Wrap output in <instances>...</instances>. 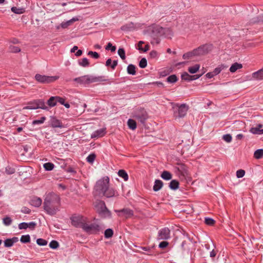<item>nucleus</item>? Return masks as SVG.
<instances>
[{
  "label": "nucleus",
  "mask_w": 263,
  "mask_h": 263,
  "mask_svg": "<svg viewBox=\"0 0 263 263\" xmlns=\"http://www.w3.org/2000/svg\"><path fill=\"white\" fill-rule=\"evenodd\" d=\"M245 174V171L243 170H239L236 172V176L237 178H240L244 176Z\"/></svg>",
  "instance_id": "e2e57ef3"
},
{
  "label": "nucleus",
  "mask_w": 263,
  "mask_h": 263,
  "mask_svg": "<svg viewBox=\"0 0 263 263\" xmlns=\"http://www.w3.org/2000/svg\"><path fill=\"white\" fill-rule=\"evenodd\" d=\"M70 220L71 221V224L73 226L77 228H82L83 230L87 219L82 215H74L70 217Z\"/></svg>",
  "instance_id": "39448f33"
},
{
  "label": "nucleus",
  "mask_w": 263,
  "mask_h": 263,
  "mask_svg": "<svg viewBox=\"0 0 263 263\" xmlns=\"http://www.w3.org/2000/svg\"><path fill=\"white\" fill-rule=\"evenodd\" d=\"M127 71L129 74L135 75L136 73V66L133 64H129L127 68Z\"/></svg>",
  "instance_id": "c756f323"
},
{
  "label": "nucleus",
  "mask_w": 263,
  "mask_h": 263,
  "mask_svg": "<svg viewBox=\"0 0 263 263\" xmlns=\"http://www.w3.org/2000/svg\"><path fill=\"white\" fill-rule=\"evenodd\" d=\"M46 118L45 117H42L39 120H34L32 121V125H36V124H41L43 123L46 120Z\"/></svg>",
  "instance_id": "de8ad7c7"
},
{
  "label": "nucleus",
  "mask_w": 263,
  "mask_h": 263,
  "mask_svg": "<svg viewBox=\"0 0 263 263\" xmlns=\"http://www.w3.org/2000/svg\"><path fill=\"white\" fill-rule=\"evenodd\" d=\"M47 241L43 238H38L36 240V243L39 246H44L47 244Z\"/></svg>",
  "instance_id": "864d4df0"
},
{
  "label": "nucleus",
  "mask_w": 263,
  "mask_h": 263,
  "mask_svg": "<svg viewBox=\"0 0 263 263\" xmlns=\"http://www.w3.org/2000/svg\"><path fill=\"white\" fill-rule=\"evenodd\" d=\"M96 158V155L95 153H91L87 156L86 160L88 163L92 164Z\"/></svg>",
  "instance_id": "37998d69"
},
{
  "label": "nucleus",
  "mask_w": 263,
  "mask_h": 263,
  "mask_svg": "<svg viewBox=\"0 0 263 263\" xmlns=\"http://www.w3.org/2000/svg\"><path fill=\"white\" fill-rule=\"evenodd\" d=\"M179 182L177 180H172L169 183V187L173 190H176L179 188Z\"/></svg>",
  "instance_id": "c85d7f7f"
},
{
  "label": "nucleus",
  "mask_w": 263,
  "mask_h": 263,
  "mask_svg": "<svg viewBox=\"0 0 263 263\" xmlns=\"http://www.w3.org/2000/svg\"><path fill=\"white\" fill-rule=\"evenodd\" d=\"M263 23V14L261 15L258 16L256 17L253 18L251 22L252 24Z\"/></svg>",
  "instance_id": "ea45409f"
},
{
  "label": "nucleus",
  "mask_w": 263,
  "mask_h": 263,
  "mask_svg": "<svg viewBox=\"0 0 263 263\" xmlns=\"http://www.w3.org/2000/svg\"><path fill=\"white\" fill-rule=\"evenodd\" d=\"M195 56H196V55L195 54V53L194 52V51L193 50L191 51H189V52H187L183 54V55L182 56V58L183 59H190L192 58V57H195Z\"/></svg>",
  "instance_id": "c9c22d12"
},
{
  "label": "nucleus",
  "mask_w": 263,
  "mask_h": 263,
  "mask_svg": "<svg viewBox=\"0 0 263 263\" xmlns=\"http://www.w3.org/2000/svg\"><path fill=\"white\" fill-rule=\"evenodd\" d=\"M99 215L103 218H110L111 216V213L110 211L106 208L101 212L99 213Z\"/></svg>",
  "instance_id": "393cba45"
},
{
  "label": "nucleus",
  "mask_w": 263,
  "mask_h": 263,
  "mask_svg": "<svg viewBox=\"0 0 263 263\" xmlns=\"http://www.w3.org/2000/svg\"><path fill=\"white\" fill-rule=\"evenodd\" d=\"M118 175L122 178L124 181H127L128 179V175L126 172L124 170H120L118 173Z\"/></svg>",
  "instance_id": "2f4dec72"
},
{
  "label": "nucleus",
  "mask_w": 263,
  "mask_h": 263,
  "mask_svg": "<svg viewBox=\"0 0 263 263\" xmlns=\"http://www.w3.org/2000/svg\"><path fill=\"white\" fill-rule=\"evenodd\" d=\"M28 105L24 106L23 108V109H37V106H36V103L35 100H33L32 101H30L27 103Z\"/></svg>",
  "instance_id": "412c9836"
},
{
  "label": "nucleus",
  "mask_w": 263,
  "mask_h": 263,
  "mask_svg": "<svg viewBox=\"0 0 263 263\" xmlns=\"http://www.w3.org/2000/svg\"><path fill=\"white\" fill-rule=\"evenodd\" d=\"M252 77L258 80H263V68L252 73Z\"/></svg>",
  "instance_id": "5701e85b"
},
{
  "label": "nucleus",
  "mask_w": 263,
  "mask_h": 263,
  "mask_svg": "<svg viewBox=\"0 0 263 263\" xmlns=\"http://www.w3.org/2000/svg\"><path fill=\"white\" fill-rule=\"evenodd\" d=\"M3 222L6 226H9L12 223V219L9 217H6L3 218Z\"/></svg>",
  "instance_id": "680f3d73"
},
{
  "label": "nucleus",
  "mask_w": 263,
  "mask_h": 263,
  "mask_svg": "<svg viewBox=\"0 0 263 263\" xmlns=\"http://www.w3.org/2000/svg\"><path fill=\"white\" fill-rule=\"evenodd\" d=\"M127 125L128 127L132 130H135L137 128L136 121L134 119H128L127 121Z\"/></svg>",
  "instance_id": "7c9ffc66"
},
{
  "label": "nucleus",
  "mask_w": 263,
  "mask_h": 263,
  "mask_svg": "<svg viewBox=\"0 0 263 263\" xmlns=\"http://www.w3.org/2000/svg\"><path fill=\"white\" fill-rule=\"evenodd\" d=\"M208 48L209 47L208 45H203L194 49V51L196 56L202 55L206 54L209 52Z\"/></svg>",
  "instance_id": "4468645a"
},
{
  "label": "nucleus",
  "mask_w": 263,
  "mask_h": 263,
  "mask_svg": "<svg viewBox=\"0 0 263 263\" xmlns=\"http://www.w3.org/2000/svg\"><path fill=\"white\" fill-rule=\"evenodd\" d=\"M204 222L208 226H213L215 224L216 221L213 218L206 217L204 219Z\"/></svg>",
  "instance_id": "49530a36"
},
{
  "label": "nucleus",
  "mask_w": 263,
  "mask_h": 263,
  "mask_svg": "<svg viewBox=\"0 0 263 263\" xmlns=\"http://www.w3.org/2000/svg\"><path fill=\"white\" fill-rule=\"evenodd\" d=\"M200 68V65L199 64H196L193 66L190 67L188 69V71L191 73L194 74L196 73Z\"/></svg>",
  "instance_id": "4c0bfd02"
},
{
  "label": "nucleus",
  "mask_w": 263,
  "mask_h": 263,
  "mask_svg": "<svg viewBox=\"0 0 263 263\" xmlns=\"http://www.w3.org/2000/svg\"><path fill=\"white\" fill-rule=\"evenodd\" d=\"M169 245V243L166 241H163L159 245V247L161 249H164L166 248Z\"/></svg>",
  "instance_id": "0e129e2a"
},
{
  "label": "nucleus",
  "mask_w": 263,
  "mask_h": 263,
  "mask_svg": "<svg viewBox=\"0 0 263 263\" xmlns=\"http://www.w3.org/2000/svg\"><path fill=\"white\" fill-rule=\"evenodd\" d=\"M227 66L222 64L219 65L218 67H216L214 69V70L213 71V73L215 76H216L222 70H223L225 68H227Z\"/></svg>",
  "instance_id": "f704fd0d"
},
{
  "label": "nucleus",
  "mask_w": 263,
  "mask_h": 263,
  "mask_svg": "<svg viewBox=\"0 0 263 263\" xmlns=\"http://www.w3.org/2000/svg\"><path fill=\"white\" fill-rule=\"evenodd\" d=\"M250 132L253 134H256V135L263 134V129H259L258 128H257L256 127L251 128V129H250Z\"/></svg>",
  "instance_id": "a19ab883"
},
{
  "label": "nucleus",
  "mask_w": 263,
  "mask_h": 263,
  "mask_svg": "<svg viewBox=\"0 0 263 263\" xmlns=\"http://www.w3.org/2000/svg\"><path fill=\"white\" fill-rule=\"evenodd\" d=\"M161 177L165 180H170L172 178V174L168 171H164L161 174Z\"/></svg>",
  "instance_id": "cd10ccee"
},
{
  "label": "nucleus",
  "mask_w": 263,
  "mask_h": 263,
  "mask_svg": "<svg viewBox=\"0 0 263 263\" xmlns=\"http://www.w3.org/2000/svg\"><path fill=\"white\" fill-rule=\"evenodd\" d=\"M164 33H163V36L165 37L171 38V36L173 35V32L172 30L169 28H163Z\"/></svg>",
  "instance_id": "473e14b6"
},
{
  "label": "nucleus",
  "mask_w": 263,
  "mask_h": 263,
  "mask_svg": "<svg viewBox=\"0 0 263 263\" xmlns=\"http://www.w3.org/2000/svg\"><path fill=\"white\" fill-rule=\"evenodd\" d=\"M163 185V183L161 180L158 179L156 180L153 186L154 191L155 192L159 191L162 188Z\"/></svg>",
  "instance_id": "b1692460"
},
{
  "label": "nucleus",
  "mask_w": 263,
  "mask_h": 263,
  "mask_svg": "<svg viewBox=\"0 0 263 263\" xmlns=\"http://www.w3.org/2000/svg\"><path fill=\"white\" fill-rule=\"evenodd\" d=\"M83 230L89 234H97L101 231V228L98 223H91L88 224L86 222L83 228Z\"/></svg>",
  "instance_id": "6e6552de"
},
{
  "label": "nucleus",
  "mask_w": 263,
  "mask_h": 263,
  "mask_svg": "<svg viewBox=\"0 0 263 263\" xmlns=\"http://www.w3.org/2000/svg\"><path fill=\"white\" fill-rule=\"evenodd\" d=\"M109 178L104 177L98 180L93 188L94 197L111 198L119 195L117 190L109 185Z\"/></svg>",
  "instance_id": "f257e3e1"
},
{
  "label": "nucleus",
  "mask_w": 263,
  "mask_h": 263,
  "mask_svg": "<svg viewBox=\"0 0 263 263\" xmlns=\"http://www.w3.org/2000/svg\"><path fill=\"white\" fill-rule=\"evenodd\" d=\"M57 104L55 96L51 97L47 101V104L49 107H53Z\"/></svg>",
  "instance_id": "a878e982"
},
{
  "label": "nucleus",
  "mask_w": 263,
  "mask_h": 263,
  "mask_svg": "<svg viewBox=\"0 0 263 263\" xmlns=\"http://www.w3.org/2000/svg\"><path fill=\"white\" fill-rule=\"evenodd\" d=\"M232 136L230 134H226L223 136V139L227 142H230L232 141Z\"/></svg>",
  "instance_id": "69168bd1"
},
{
  "label": "nucleus",
  "mask_w": 263,
  "mask_h": 263,
  "mask_svg": "<svg viewBox=\"0 0 263 263\" xmlns=\"http://www.w3.org/2000/svg\"><path fill=\"white\" fill-rule=\"evenodd\" d=\"M177 166L175 167L176 174L180 177L185 178L188 175V170L186 165L181 162L176 163Z\"/></svg>",
  "instance_id": "9d476101"
},
{
  "label": "nucleus",
  "mask_w": 263,
  "mask_h": 263,
  "mask_svg": "<svg viewBox=\"0 0 263 263\" xmlns=\"http://www.w3.org/2000/svg\"><path fill=\"white\" fill-rule=\"evenodd\" d=\"M34 78L39 83L42 84H49L57 80L59 78V77L47 76L37 73L35 75Z\"/></svg>",
  "instance_id": "0eeeda50"
},
{
  "label": "nucleus",
  "mask_w": 263,
  "mask_h": 263,
  "mask_svg": "<svg viewBox=\"0 0 263 263\" xmlns=\"http://www.w3.org/2000/svg\"><path fill=\"white\" fill-rule=\"evenodd\" d=\"M74 82L80 84H89L95 82H101L107 81L104 76L95 77L89 75H85L73 79Z\"/></svg>",
  "instance_id": "7ed1b4c3"
},
{
  "label": "nucleus",
  "mask_w": 263,
  "mask_h": 263,
  "mask_svg": "<svg viewBox=\"0 0 263 263\" xmlns=\"http://www.w3.org/2000/svg\"><path fill=\"white\" fill-rule=\"evenodd\" d=\"M42 203V199L37 197H33L30 200V203L35 207H39Z\"/></svg>",
  "instance_id": "6ab92c4d"
},
{
  "label": "nucleus",
  "mask_w": 263,
  "mask_h": 263,
  "mask_svg": "<svg viewBox=\"0 0 263 263\" xmlns=\"http://www.w3.org/2000/svg\"><path fill=\"white\" fill-rule=\"evenodd\" d=\"M181 79L183 80L186 81H190V77L191 75H190L187 72H184L181 74Z\"/></svg>",
  "instance_id": "5fc2aeb1"
},
{
  "label": "nucleus",
  "mask_w": 263,
  "mask_h": 263,
  "mask_svg": "<svg viewBox=\"0 0 263 263\" xmlns=\"http://www.w3.org/2000/svg\"><path fill=\"white\" fill-rule=\"evenodd\" d=\"M48 126L53 128H62L64 127V125L62 122L54 116H50Z\"/></svg>",
  "instance_id": "9b49d317"
},
{
  "label": "nucleus",
  "mask_w": 263,
  "mask_h": 263,
  "mask_svg": "<svg viewBox=\"0 0 263 263\" xmlns=\"http://www.w3.org/2000/svg\"><path fill=\"white\" fill-rule=\"evenodd\" d=\"M87 54L95 59H98L100 58V54L96 51H89Z\"/></svg>",
  "instance_id": "6e6d98bb"
},
{
  "label": "nucleus",
  "mask_w": 263,
  "mask_h": 263,
  "mask_svg": "<svg viewBox=\"0 0 263 263\" xmlns=\"http://www.w3.org/2000/svg\"><path fill=\"white\" fill-rule=\"evenodd\" d=\"M175 106L178 107L177 110L174 111V116L175 118H183L184 117L189 110V106L185 104H176Z\"/></svg>",
  "instance_id": "1a4fd4ad"
},
{
  "label": "nucleus",
  "mask_w": 263,
  "mask_h": 263,
  "mask_svg": "<svg viewBox=\"0 0 263 263\" xmlns=\"http://www.w3.org/2000/svg\"><path fill=\"white\" fill-rule=\"evenodd\" d=\"M118 53L122 60L125 59V52L123 48H119L118 51Z\"/></svg>",
  "instance_id": "603ef678"
},
{
  "label": "nucleus",
  "mask_w": 263,
  "mask_h": 263,
  "mask_svg": "<svg viewBox=\"0 0 263 263\" xmlns=\"http://www.w3.org/2000/svg\"><path fill=\"white\" fill-rule=\"evenodd\" d=\"M133 117L142 125L145 126L146 121L148 118V115L144 108L140 107L134 111Z\"/></svg>",
  "instance_id": "20e7f679"
},
{
  "label": "nucleus",
  "mask_w": 263,
  "mask_h": 263,
  "mask_svg": "<svg viewBox=\"0 0 263 263\" xmlns=\"http://www.w3.org/2000/svg\"><path fill=\"white\" fill-rule=\"evenodd\" d=\"M96 208H97V213L99 214V212L106 209L107 207L104 201L99 200L97 203Z\"/></svg>",
  "instance_id": "4be33fe9"
},
{
  "label": "nucleus",
  "mask_w": 263,
  "mask_h": 263,
  "mask_svg": "<svg viewBox=\"0 0 263 263\" xmlns=\"http://www.w3.org/2000/svg\"><path fill=\"white\" fill-rule=\"evenodd\" d=\"M55 97L57 103H59L63 105L65 102V99L60 96H55Z\"/></svg>",
  "instance_id": "338daca9"
},
{
  "label": "nucleus",
  "mask_w": 263,
  "mask_h": 263,
  "mask_svg": "<svg viewBox=\"0 0 263 263\" xmlns=\"http://www.w3.org/2000/svg\"><path fill=\"white\" fill-rule=\"evenodd\" d=\"M133 24H126L125 25L122 26L121 27V29L123 31H130L131 29L133 27Z\"/></svg>",
  "instance_id": "4d7b16f0"
},
{
  "label": "nucleus",
  "mask_w": 263,
  "mask_h": 263,
  "mask_svg": "<svg viewBox=\"0 0 263 263\" xmlns=\"http://www.w3.org/2000/svg\"><path fill=\"white\" fill-rule=\"evenodd\" d=\"M36 106H37L38 108H41L42 109L48 110V107L46 106L45 103L43 99H36L35 100Z\"/></svg>",
  "instance_id": "aec40b11"
},
{
  "label": "nucleus",
  "mask_w": 263,
  "mask_h": 263,
  "mask_svg": "<svg viewBox=\"0 0 263 263\" xmlns=\"http://www.w3.org/2000/svg\"><path fill=\"white\" fill-rule=\"evenodd\" d=\"M15 168L11 167L10 166H7L6 167V173L8 175H11L15 173Z\"/></svg>",
  "instance_id": "052dcab7"
},
{
  "label": "nucleus",
  "mask_w": 263,
  "mask_h": 263,
  "mask_svg": "<svg viewBox=\"0 0 263 263\" xmlns=\"http://www.w3.org/2000/svg\"><path fill=\"white\" fill-rule=\"evenodd\" d=\"M20 241L22 243H26L30 242V237L29 235H22L21 237Z\"/></svg>",
  "instance_id": "a18cd8bd"
},
{
  "label": "nucleus",
  "mask_w": 263,
  "mask_h": 263,
  "mask_svg": "<svg viewBox=\"0 0 263 263\" xmlns=\"http://www.w3.org/2000/svg\"><path fill=\"white\" fill-rule=\"evenodd\" d=\"M18 241V239L16 237H13L12 238L6 239L4 241V246L7 248L12 247L13 244Z\"/></svg>",
  "instance_id": "dca6fc26"
},
{
  "label": "nucleus",
  "mask_w": 263,
  "mask_h": 263,
  "mask_svg": "<svg viewBox=\"0 0 263 263\" xmlns=\"http://www.w3.org/2000/svg\"><path fill=\"white\" fill-rule=\"evenodd\" d=\"M181 248L182 254H189L195 250V243L191 239H188L182 241Z\"/></svg>",
  "instance_id": "423d86ee"
},
{
  "label": "nucleus",
  "mask_w": 263,
  "mask_h": 263,
  "mask_svg": "<svg viewBox=\"0 0 263 263\" xmlns=\"http://www.w3.org/2000/svg\"><path fill=\"white\" fill-rule=\"evenodd\" d=\"M242 67V65L238 63H235L232 65L230 68V72L233 73L236 71L238 69H241Z\"/></svg>",
  "instance_id": "bb28decb"
},
{
  "label": "nucleus",
  "mask_w": 263,
  "mask_h": 263,
  "mask_svg": "<svg viewBox=\"0 0 263 263\" xmlns=\"http://www.w3.org/2000/svg\"><path fill=\"white\" fill-rule=\"evenodd\" d=\"M139 66L141 68H144L147 66V60L145 58H142L139 62Z\"/></svg>",
  "instance_id": "3c124183"
},
{
  "label": "nucleus",
  "mask_w": 263,
  "mask_h": 263,
  "mask_svg": "<svg viewBox=\"0 0 263 263\" xmlns=\"http://www.w3.org/2000/svg\"><path fill=\"white\" fill-rule=\"evenodd\" d=\"M115 212L119 213V216H124L126 218L132 217L134 215V211L128 208H124L120 210H115Z\"/></svg>",
  "instance_id": "f8f14e48"
},
{
  "label": "nucleus",
  "mask_w": 263,
  "mask_h": 263,
  "mask_svg": "<svg viewBox=\"0 0 263 263\" xmlns=\"http://www.w3.org/2000/svg\"><path fill=\"white\" fill-rule=\"evenodd\" d=\"M11 11L15 13L21 14L25 12V10L24 8H17L16 7H12L11 8Z\"/></svg>",
  "instance_id": "e433bc0d"
},
{
  "label": "nucleus",
  "mask_w": 263,
  "mask_h": 263,
  "mask_svg": "<svg viewBox=\"0 0 263 263\" xmlns=\"http://www.w3.org/2000/svg\"><path fill=\"white\" fill-rule=\"evenodd\" d=\"M60 198L54 193L48 194L43 203V208L46 212L50 215H54L59 211Z\"/></svg>",
  "instance_id": "f03ea898"
},
{
  "label": "nucleus",
  "mask_w": 263,
  "mask_h": 263,
  "mask_svg": "<svg viewBox=\"0 0 263 263\" xmlns=\"http://www.w3.org/2000/svg\"><path fill=\"white\" fill-rule=\"evenodd\" d=\"M105 129L101 128L94 132L91 135V138L102 137L105 135Z\"/></svg>",
  "instance_id": "a211bd4d"
},
{
  "label": "nucleus",
  "mask_w": 263,
  "mask_h": 263,
  "mask_svg": "<svg viewBox=\"0 0 263 263\" xmlns=\"http://www.w3.org/2000/svg\"><path fill=\"white\" fill-rule=\"evenodd\" d=\"M79 20V19L77 17H73L71 20H70L66 22H63L61 24V26L63 29L67 28L68 26L71 25L74 22H75L76 21H78Z\"/></svg>",
  "instance_id": "f3484780"
},
{
  "label": "nucleus",
  "mask_w": 263,
  "mask_h": 263,
  "mask_svg": "<svg viewBox=\"0 0 263 263\" xmlns=\"http://www.w3.org/2000/svg\"><path fill=\"white\" fill-rule=\"evenodd\" d=\"M49 247L51 249H56L59 247V243L57 241L53 240L50 242Z\"/></svg>",
  "instance_id": "8fccbe9b"
},
{
  "label": "nucleus",
  "mask_w": 263,
  "mask_h": 263,
  "mask_svg": "<svg viewBox=\"0 0 263 263\" xmlns=\"http://www.w3.org/2000/svg\"><path fill=\"white\" fill-rule=\"evenodd\" d=\"M164 30L165 31L163 27L159 25H156L153 28L152 31V35L153 36H157V37L162 36Z\"/></svg>",
  "instance_id": "2eb2a0df"
},
{
  "label": "nucleus",
  "mask_w": 263,
  "mask_h": 263,
  "mask_svg": "<svg viewBox=\"0 0 263 263\" xmlns=\"http://www.w3.org/2000/svg\"><path fill=\"white\" fill-rule=\"evenodd\" d=\"M254 157L256 159H259L263 157V149H258L255 151Z\"/></svg>",
  "instance_id": "72a5a7b5"
},
{
  "label": "nucleus",
  "mask_w": 263,
  "mask_h": 263,
  "mask_svg": "<svg viewBox=\"0 0 263 263\" xmlns=\"http://www.w3.org/2000/svg\"><path fill=\"white\" fill-rule=\"evenodd\" d=\"M178 79L176 74H172L168 77L166 79V81L170 83H176Z\"/></svg>",
  "instance_id": "58836bf2"
},
{
  "label": "nucleus",
  "mask_w": 263,
  "mask_h": 263,
  "mask_svg": "<svg viewBox=\"0 0 263 263\" xmlns=\"http://www.w3.org/2000/svg\"><path fill=\"white\" fill-rule=\"evenodd\" d=\"M114 231L111 229H107L104 232V237L106 238H109L112 237Z\"/></svg>",
  "instance_id": "79ce46f5"
},
{
  "label": "nucleus",
  "mask_w": 263,
  "mask_h": 263,
  "mask_svg": "<svg viewBox=\"0 0 263 263\" xmlns=\"http://www.w3.org/2000/svg\"><path fill=\"white\" fill-rule=\"evenodd\" d=\"M170 237V230L167 228L162 229L159 231L158 238L166 240Z\"/></svg>",
  "instance_id": "ddd939ff"
},
{
  "label": "nucleus",
  "mask_w": 263,
  "mask_h": 263,
  "mask_svg": "<svg viewBox=\"0 0 263 263\" xmlns=\"http://www.w3.org/2000/svg\"><path fill=\"white\" fill-rule=\"evenodd\" d=\"M10 51L13 53H17L21 51V49L18 47L14 46H10L9 47Z\"/></svg>",
  "instance_id": "13d9d810"
},
{
  "label": "nucleus",
  "mask_w": 263,
  "mask_h": 263,
  "mask_svg": "<svg viewBox=\"0 0 263 263\" xmlns=\"http://www.w3.org/2000/svg\"><path fill=\"white\" fill-rule=\"evenodd\" d=\"M28 227V226L27 222H22L18 224V228L20 230L26 229Z\"/></svg>",
  "instance_id": "774afa93"
},
{
  "label": "nucleus",
  "mask_w": 263,
  "mask_h": 263,
  "mask_svg": "<svg viewBox=\"0 0 263 263\" xmlns=\"http://www.w3.org/2000/svg\"><path fill=\"white\" fill-rule=\"evenodd\" d=\"M79 64L83 67H87L89 65L88 60L86 58H83L81 61L79 62Z\"/></svg>",
  "instance_id": "09e8293b"
},
{
  "label": "nucleus",
  "mask_w": 263,
  "mask_h": 263,
  "mask_svg": "<svg viewBox=\"0 0 263 263\" xmlns=\"http://www.w3.org/2000/svg\"><path fill=\"white\" fill-rule=\"evenodd\" d=\"M106 50H110L111 52H115L116 49L115 46H113L111 43H108L105 47Z\"/></svg>",
  "instance_id": "bf43d9fd"
},
{
  "label": "nucleus",
  "mask_w": 263,
  "mask_h": 263,
  "mask_svg": "<svg viewBox=\"0 0 263 263\" xmlns=\"http://www.w3.org/2000/svg\"><path fill=\"white\" fill-rule=\"evenodd\" d=\"M43 166L46 171H50L53 169L54 165L52 163L47 162L44 164Z\"/></svg>",
  "instance_id": "c03bdc74"
}]
</instances>
